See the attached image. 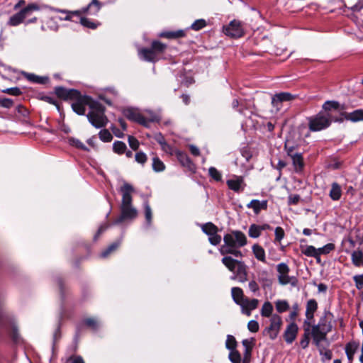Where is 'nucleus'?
Returning <instances> with one entry per match:
<instances>
[{
    "label": "nucleus",
    "mask_w": 363,
    "mask_h": 363,
    "mask_svg": "<svg viewBox=\"0 0 363 363\" xmlns=\"http://www.w3.org/2000/svg\"><path fill=\"white\" fill-rule=\"evenodd\" d=\"M289 155L291 156L293 164L296 172L301 171L303 167V157L301 154H291L289 152Z\"/></svg>",
    "instance_id": "27"
},
{
    "label": "nucleus",
    "mask_w": 363,
    "mask_h": 363,
    "mask_svg": "<svg viewBox=\"0 0 363 363\" xmlns=\"http://www.w3.org/2000/svg\"><path fill=\"white\" fill-rule=\"evenodd\" d=\"M302 252L308 257L318 258L317 248L312 245L306 246L302 249Z\"/></svg>",
    "instance_id": "40"
},
{
    "label": "nucleus",
    "mask_w": 363,
    "mask_h": 363,
    "mask_svg": "<svg viewBox=\"0 0 363 363\" xmlns=\"http://www.w3.org/2000/svg\"><path fill=\"white\" fill-rule=\"evenodd\" d=\"M308 128L311 131H320L328 128L332 121L338 120L333 117L332 113L320 111L318 114L308 118Z\"/></svg>",
    "instance_id": "4"
},
{
    "label": "nucleus",
    "mask_w": 363,
    "mask_h": 363,
    "mask_svg": "<svg viewBox=\"0 0 363 363\" xmlns=\"http://www.w3.org/2000/svg\"><path fill=\"white\" fill-rule=\"evenodd\" d=\"M24 77L30 82L38 83V84H43L45 82V79L43 77H39L34 74L31 73H24Z\"/></svg>",
    "instance_id": "41"
},
{
    "label": "nucleus",
    "mask_w": 363,
    "mask_h": 363,
    "mask_svg": "<svg viewBox=\"0 0 363 363\" xmlns=\"http://www.w3.org/2000/svg\"><path fill=\"white\" fill-rule=\"evenodd\" d=\"M121 240H117L116 242L112 243L111 245H110L107 247V249H106L105 250H104L101 252V257H106L110 253H111L112 252L116 250L119 247V245H121Z\"/></svg>",
    "instance_id": "38"
},
{
    "label": "nucleus",
    "mask_w": 363,
    "mask_h": 363,
    "mask_svg": "<svg viewBox=\"0 0 363 363\" xmlns=\"http://www.w3.org/2000/svg\"><path fill=\"white\" fill-rule=\"evenodd\" d=\"M92 7H96V9L93 13L96 14L101 9V4L98 0H92L91 2L88 5L87 9H91Z\"/></svg>",
    "instance_id": "63"
},
{
    "label": "nucleus",
    "mask_w": 363,
    "mask_h": 363,
    "mask_svg": "<svg viewBox=\"0 0 363 363\" xmlns=\"http://www.w3.org/2000/svg\"><path fill=\"white\" fill-rule=\"evenodd\" d=\"M359 348V345L354 342H349L345 347V352L350 362H352L354 355Z\"/></svg>",
    "instance_id": "26"
},
{
    "label": "nucleus",
    "mask_w": 363,
    "mask_h": 363,
    "mask_svg": "<svg viewBox=\"0 0 363 363\" xmlns=\"http://www.w3.org/2000/svg\"><path fill=\"white\" fill-rule=\"evenodd\" d=\"M223 32L231 38H240L244 35V29L241 22L233 20L223 27Z\"/></svg>",
    "instance_id": "11"
},
{
    "label": "nucleus",
    "mask_w": 363,
    "mask_h": 363,
    "mask_svg": "<svg viewBox=\"0 0 363 363\" xmlns=\"http://www.w3.org/2000/svg\"><path fill=\"white\" fill-rule=\"evenodd\" d=\"M330 315V313L325 314L324 317L320 319L318 323L315 325L321 328L323 330L328 331V333L330 332L332 330V324L331 322L328 320V316Z\"/></svg>",
    "instance_id": "29"
},
{
    "label": "nucleus",
    "mask_w": 363,
    "mask_h": 363,
    "mask_svg": "<svg viewBox=\"0 0 363 363\" xmlns=\"http://www.w3.org/2000/svg\"><path fill=\"white\" fill-rule=\"evenodd\" d=\"M345 118L352 122H358L363 121V110L357 109L350 113H346L345 114Z\"/></svg>",
    "instance_id": "25"
},
{
    "label": "nucleus",
    "mask_w": 363,
    "mask_h": 363,
    "mask_svg": "<svg viewBox=\"0 0 363 363\" xmlns=\"http://www.w3.org/2000/svg\"><path fill=\"white\" fill-rule=\"evenodd\" d=\"M133 186L125 183L120 189L122 194V201L120 206L121 216L115 221V223H120L125 220H133L138 216V211L133 206L132 193L133 192Z\"/></svg>",
    "instance_id": "1"
},
{
    "label": "nucleus",
    "mask_w": 363,
    "mask_h": 363,
    "mask_svg": "<svg viewBox=\"0 0 363 363\" xmlns=\"http://www.w3.org/2000/svg\"><path fill=\"white\" fill-rule=\"evenodd\" d=\"M208 240L211 245H217L220 242L221 237L218 233H216L213 235L209 236Z\"/></svg>",
    "instance_id": "64"
},
{
    "label": "nucleus",
    "mask_w": 363,
    "mask_h": 363,
    "mask_svg": "<svg viewBox=\"0 0 363 363\" xmlns=\"http://www.w3.org/2000/svg\"><path fill=\"white\" fill-rule=\"evenodd\" d=\"M298 331V327L294 322L287 325L284 333V338L287 344H291L295 340Z\"/></svg>",
    "instance_id": "15"
},
{
    "label": "nucleus",
    "mask_w": 363,
    "mask_h": 363,
    "mask_svg": "<svg viewBox=\"0 0 363 363\" xmlns=\"http://www.w3.org/2000/svg\"><path fill=\"white\" fill-rule=\"evenodd\" d=\"M231 295L234 302L239 306L245 299L243 291L240 287H233L231 289Z\"/></svg>",
    "instance_id": "22"
},
{
    "label": "nucleus",
    "mask_w": 363,
    "mask_h": 363,
    "mask_svg": "<svg viewBox=\"0 0 363 363\" xmlns=\"http://www.w3.org/2000/svg\"><path fill=\"white\" fill-rule=\"evenodd\" d=\"M237 346V342L235 340V338L230 335H227V340L225 342V347L227 349H228L230 351L236 350Z\"/></svg>",
    "instance_id": "48"
},
{
    "label": "nucleus",
    "mask_w": 363,
    "mask_h": 363,
    "mask_svg": "<svg viewBox=\"0 0 363 363\" xmlns=\"http://www.w3.org/2000/svg\"><path fill=\"white\" fill-rule=\"evenodd\" d=\"M38 10H40V6L37 4H29L19 12L12 15L9 18L7 24L11 26H17L23 23L26 18L30 16L33 11Z\"/></svg>",
    "instance_id": "6"
},
{
    "label": "nucleus",
    "mask_w": 363,
    "mask_h": 363,
    "mask_svg": "<svg viewBox=\"0 0 363 363\" xmlns=\"http://www.w3.org/2000/svg\"><path fill=\"white\" fill-rule=\"evenodd\" d=\"M275 241L280 242L284 237V231L282 228L277 227L274 230Z\"/></svg>",
    "instance_id": "60"
},
{
    "label": "nucleus",
    "mask_w": 363,
    "mask_h": 363,
    "mask_svg": "<svg viewBox=\"0 0 363 363\" xmlns=\"http://www.w3.org/2000/svg\"><path fill=\"white\" fill-rule=\"evenodd\" d=\"M320 354L322 356L323 360H330L332 358V352L330 350L325 349L320 345L318 347Z\"/></svg>",
    "instance_id": "50"
},
{
    "label": "nucleus",
    "mask_w": 363,
    "mask_h": 363,
    "mask_svg": "<svg viewBox=\"0 0 363 363\" xmlns=\"http://www.w3.org/2000/svg\"><path fill=\"white\" fill-rule=\"evenodd\" d=\"M126 148V145L122 141H115L113 144V152L118 155L124 153Z\"/></svg>",
    "instance_id": "35"
},
{
    "label": "nucleus",
    "mask_w": 363,
    "mask_h": 363,
    "mask_svg": "<svg viewBox=\"0 0 363 363\" xmlns=\"http://www.w3.org/2000/svg\"><path fill=\"white\" fill-rule=\"evenodd\" d=\"M57 96L65 100L72 99L79 96V91L76 89H67L61 86L55 88Z\"/></svg>",
    "instance_id": "18"
},
{
    "label": "nucleus",
    "mask_w": 363,
    "mask_h": 363,
    "mask_svg": "<svg viewBox=\"0 0 363 363\" xmlns=\"http://www.w3.org/2000/svg\"><path fill=\"white\" fill-rule=\"evenodd\" d=\"M340 104L335 101H327L323 105V112L331 113L332 111H337L340 109Z\"/></svg>",
    "instance_id": "28"
},
{
    "label": "nucleus",
    "mask_w": 363,
    "mask_h": 363,
    "mask_svg": "<svg viewBox=\"0 0 363 363\" xmlns=\"http://www.w3.org/2000/svg\"><path fill=\"white\" fill-rule=\"evenodd\" d=\"M121 240H117L116 242L112 243L111 245H110L107 247V249H106L105 250H104L101 252V257H106L110 253H111L112 252L116 250L119 247V245H121Z\"/></svg>",
    "instance_id": "39"
},
{
    "label": "nucleus",
    "mask_w": 363,
    "mask_h": 363,
    "mask_svg": "<svg viewBox=\"0 0 363 363\" xmlns=\"http://www.w3.org/2000/svg\"><path fill=\"white\" fill-rule=\"evenodd\" d=\"M128 140V144H129L130 147L133 150H137L138 149L139 142L135 137L129 135Z\"/></svg>",
    "instance_id": "59"
},
{
    "label": "nucleus",
    "mask_w": 363,
    "mask_h": 363,
    "mask_svg": "<svg viewBox=\"0 0 363 363\" xmlns=\"http://www.w3.org/2000/svg\"><path fill=\"white\" fill-rule=\"evenodd\" d=\"M69 145L74 146L79 149L89 151V149L84 145L82 142H81L79 139L74 138H69L68 139Z\"/></svg>",
    "instance_id": "46"
},
{
    "label": "nucleus",
    "mask_w": 363,
    "mask_h": 363,
    "mask_svg": "<svg viewBox=\"0 0 363 363\" xmlns=\"http://www.w3.org/2000/svg\"><path fill=\"white\" fill-rule=\"evenodd\" d=\"M276 309L279 313L286 311L289 308V305L286 301L279 300L275 303Z\"/></svg>",
    "instance_id": "43"
},
{
    "label": "nucleus",
    "mask_w": 363,
    "mask_h": 363,
    "mask_svg": "<svg viewBox=\"0 0 363 363\" xmlns=\"http://www.w3.org/2000/svg\"><path fill=\"white\" fill-rule=\"evenodd\" d=\"M121 240H117L116 242L112 243L111 245H110L107 247V249H106L105 250H104L101 252V257H106L110 253H111L112 252L116 250L119 247V245H121Z\"/></svg>",
    "instance_id": "37"
},
{
    "label": "nucleus",
    "mask_w": 363,
    "mask_h": 363,
    "mask_svg": "<svg viewBox=\"0 0 363 363\" xmlns=\"http://www.w3.org/2000/svg\"><path fill=\"white\" fill-rule=\"evenodd\" d=\"M311 326V323H310L308 320H304V323H303L304 335H303L302 340L300 341V345L303 349H305L308 346Z\"/></svg>",
    "instance_id": "21"
},
{
    "label": "nucleus",
    "mask_w": 363,
    "mask_h": 363,
    "mask_svg": "<svg viewBox=\"0 0 363 363\" xmlns=\"http://www.w3.org/2000/svg\"><path fill=\"white\" fill-rule=\"evenodd\" d=\"M262 233L259 225L256 224H252L248 230V234L250 238H257L260 236Z\"/></svg>",
    "instance_id": "34"
},
{
    "label": "nucleus",
    "mask_w": 363,
    "mask_h": 363,
    "mask_svg": "<svg viewBox=\"0 0 363 363\" xmlns=\"http://www.w3.org/2000/svg\"><path fill=\"white\" fill-rule=\"evenodd\" d=\"M208 174L211 178H213L216 182H219L221 180L222 175L221 173L215 167H211L208 169Z\"/></svg>",
    "instance_id": "49"
},
{
    "label": "nucleus",
    "mask_w": 363,
    "mask_h": 363,
    "mask_svg": "<svg viewBox=\"0 0 363 363\" xmlns=\"http://www.w3.org/2000/svg\"><path fill=\"white\" fill-rule=\"evenodd\" d=\"M248 208H252L255 214L259 213L261 210H265L267 208V201L252 200L247 205Z\"/></svg>",
    "instance_id": "19"
},
{
    "label": "nucleus",
    "mask_w": 363,
    "mask_h": 363,
    "mask_svg": "<svg viewBox=\"0 0 363 363\" xmlns=\"http://www.w3.org/2000/svg\"><path fill=\"white\" fill-rule=\"evenodd\" d=\"M99 137L103 142H110L113 139L111 133L107 129L101 130L99 133Z\"/></svg>",
    "instance_id": "45"
},
{
    "label": "nucleus",
    "mask_w": 363,
    "mask_h": 363,
    "mask_svg": "<svg viewBox=\"0 0 363 363\" xmlns=\"http://www.w3.org/2000/svg\"><path fill=\"white\" fill-rule=\"evenodd\" d=\"M334 248L335 245L332 243H328L322 247L317 248L318 257L330 253Z\"/></svg>",
    "instance_id": "44"
},
{
    "label": "nucleus",
    "mask_w": 363,
    "mask_h": 363,
    "mask_svg": "<svg viewBox=\"0 0 363 363\" xmlns=\"http://www.w3.org/2000/svg\"><path fill=\"white\" fill-rule=\"evenodd\" d=\"M259 301L256 298L249 299L245 298L242 303L240 305L241 311L247 316L251 315L252 311L256 309L258 306Z\"/></svg>",
    "instance_id": "17"
},
{
    "label": "nucleus",
    "mask_w": 363,
    "mask_h": 363,
    "mask_svg": "<svg viewBox=\"0 0 363 363\" xmlns=\"http://www.w3.org/2000/svg\"><path fill=\"white\" fill-rule=\"evenodd\" d=\"M124 115L128 119L147 127V118L138 110L132 108H127L124 111Z\"/></svg>",
    "instance_id": "12"
},
{
    "label": "nucleus",
    "mask_w": 363,
    "mask_h": 363,
    "mask_svg": "<svg viewBox=\"0 0 363 363\" xmlns=\"http://www.w3.org/2000/svg\"><path fill=\"white\" fill-rule=\"evenodd\" d=\"M229 359L232 363H240L241 362V355L240 352L236 350H230L229 353Z\"/></svg>",
    "instance_id": "47"
},
{
    "label": "nucleus",
    "mask_w": 363,
    "mask_h": 363,
    "mask_svg": "<svg viewBox=\"0 0 363 363\" xmlns=\"http://www.w3.org/2000/svg\"><path fill=\"white\" fill-rule=\"evenodd\" d=\"M80 23L82 26L87 27L89 28L95 29L97 28V24L91 21L89 19L86 18H81Z\"/></svg>",
    "instance_id": "55"
},
{
    "label": "nucleus",
    "mask_w": 363,
    "mask_h": 363,
    "mask_svg": "<svg viewBox=\"0 0 363 363\" xmlns=\"http://www.w3.org/2000/svg\"><path fill=\"white\" fill-rule=\"evenodd\" d=\"M152 169L155 172H163L165 169V165L160 158L155 157L152 159Z\"/></svg>",
    "instance_id": "33"
},
{
    "label": "nucleus",
    "mask_w": 363,
    "mask_h": 363,
    "mask_svg": "<svg viewBox=\"0 0 363 363\" xmlns=\"http://www.w3.org/2000/svg\"><path fill=\"white\" fill-rule=\"evenodd\" d=\"M89 108L90 111L86 115L89 123L96 128L105 127L108 121L105 115V107L95 101L89 104Z\"/></svg>",
    "instance_id": "3"
},
{
    "label": "nucleus",
    "mask_w": 363,
    "mask_h": 363,
    "mask_svg": "<svg viewBox=\"0 0 363 363\" xmlns=\"http://www.w3.org/2000/svg\"><path fill=\"white\" fill-rule=\"evenodd\" d=\"M247 328L252 333L257 332L259 330L258 322L254 320L249 321L247 324Z\"/></svg>",
    "instance_id": "62"
},
{
    "label": "nucleus",
    "mask_w": 363,
    "mask_h": 363,
    "mask_svg": "<svg viewBox=\"0 0 363 363\" xmlns=\"http://www.w3.org/2000/svg\"><path fill=\"white\" fill-rule=\"evenodd\" d=\"M310 333H311L315 345L318 347H320L321 341L326 340V335L328 332L323 330L321 328L314 325L312 326L311 332L310 331Z\"/></svg>",
    "instance_id": "16"
},
{
    "label": "nucleus",
    "mask_w": 363,
    "mask_h": 363,
    "mask_svg": "<svg viewBox=\"0 0 363 363\" xmlns=\"http://www.w3.org/2000/svg\"><path fill=\"white\" fill-rule=\"evenodd\" d=\"M206 26V22L204 19H198L195 21L191 26V29L194 30H199Z\"/></svg>",
    "instance_id": "51"
},
{
    "label": "nucleus",
    "mask_w": 363,
    "mask_h": 363,
    "mask_svg": "<svg viewBox=\"0 0 363 363\" xmlns=\"http://www.w3.org/2000/svg\"><path fill=\"white\" fill-rule=\"evenodd\" d=\"M252 250L257 260L264 263L266 262L265 251L261 245L259 244H254L252 247Z\"/></svg>",
    "instance_id": "23"
},
{
    "label": "nucleus",
    "mask_w": 363,
    "mask_h": 363,
    "mask_svg": "<svg viewBox=\"0 0 363 363\" xmlns=\"http://www.w3.org/2000/svg\"><path fill=\"white\" fill-rule=\"evenodd\" d=\"M72 100H75L74 102L72 104V110L78 115L83 116L85 114L86 111V106H89L92 102H94L91 100V99L88 96H82L80 92L79 91V96L76 98L72 99Z\"/></svg>",
    "instance_id": "9"
},
{
    "label": "nucleus",
    "mask_w": 363,
    "mask_h": 363,
    "mask_svg": "<svg viewBox=\"0 0 363 363\" xmlns=\"http://www.w3.org/2000/svg\"><path fill=\"white\" fill-rule=\"evenodd\" d=\"M223 241L229 245H234L236 248L244 247L247 243L246 235L240 230H234L226 234Z\"/></svg>",
    "instance_id": "8"
},
{
    "label": "nucleus",
    "mask_w": 363,
    "mask_h": 363,
    "mask_svg": "<svg viewBox=\"0 0 363 363\" xmlns=\"http://www.w3.org/2000/svg\"><path fill=\"white\" fill-rule=\"evenodd\" d=\"M167 45L160 41L152 43L150 48H141L138 50L140 57L147 62H155L160 59V55L163 54Z\"/></svg>",
    "instance_id": "5"
},
{
    "label": "nucleus",
    "mask_w": 363,
    "mask_h": 363,
    "mask_svg": "<svg viewBox=\"0 0 363 363\" xmlns=\"http://www.w3.org/2000/svg\"><path fill=\"white\" fill-rule=\"evenodd\" d=\"M273 311L272 304L267 301L265 302L261 309V315L264 317H269L272 315V313Z\"/></svg>",
    "instance_id": "36"
},
{
    "label": "nucleus",
    "mask_w": 363,
    "mask_h": 363,
    "mask_svg": "<svg viewBox=\"0 0 363 363\" xmlns=\"http://www.w3.org/2000/svg\"><path fill=\"white\" fill-rule=\"evenodd\" d=\"M352 263L357 266L360 267L363 265V253L360 250L354 251L352 253Z\"/></svg>",
    "instance_id": "30"
},
{
    "label": "nucleus",
    "mask_w": 363,
    "mask_h": 363,
    "mask_svg": "<svg viewBox=\"0 0 363 363\" xmlns=\"http://www.w3.org/2000/svg\"><path fill=\"white\" fill-rule=\"evenodd\" d=\"M329 196L333 201H339L340 199L342 188L337 182H333L331 184Z\"/></svg>",
    "instance_id": "24"
},
{
    "label": "nucleus",
    "mask_w": 363,
    "mask_h": 363,
    "mask_svg": "<svg viewBox=\"0 0 363 363\" xmlns=\"http://www.w3.org/2000/svg\"><path fill=\"white\" fill-rule=\"evenodd\" d=\"M355 286L357 289L361 290L363 289V274L355 275L353 277Z\"/></svg>",
    "instance_id": "58"
},
{
    "label": "nucleus",
    "mask_w": 363,
    "mask_h": 363,
    "mask_svg": "<svg viewBox=\"0 0 363 363\" xmlns=\"http://www.w3.org/2000/svg\"><path fill=\"white\" fill-rule=\"evenodd\" d=\"M54 11L55 12H58V13H61L65 14V16H60L59 17V19L65 20V21H69V20H71L72 16L73 15H77V16L80 15V11H75L69 12V11H65V10L57 9H54Z\"/></svg>",
    "instance_id": "32"
},
{
    "label": "nucleus",
    "mask_w": 363,
    "mask_h": 363,
    "mask_svg": "<svg viewBox=\"0 0 363 363\" xmlns=\"http://www.w3.org/2000/svg\"><path fill=\"white\" fill-rule=\"evenodd\" d=\"M135 161L141 164H144L147 160V157L143 152H137L135 154Z\"/></svg>",
    "instance_id": "56"
},
{
    "label": "nucleus",
    "mask_w": 363,
    "mask_h": 363,
    "mask_svg": "<svg viewBox=\"0 0 363 363\" xmlns=\"http://www.w3.org/2000/svg\"><path fill=\"white\" fill-rule=\"evenodd\" d=\"M2 91L12 96H19L22 93L18 87L5 89Z\"/></svg>",
    "instance_id": "57"
},
{
    "label": "nucleus",
    "mask_w": 363,
    "mask_h": 363,
    "mask_svg": "<svg viewBox=\"0 0 363 363\" xmlns=\"http://www.w3.org/2000/svg\"><path fill=\"white\" fill-rule=\"evenodd\" d=\"M177 157H178V160H179V162L184 166H189L191 163L190 159L185 153L179 152L177 153Z\"/></svg>",
    "instance_id": "53"
},
{
    "label": "nucleus",
    "mask_w": 363,
    "mask_h": 363,
    "mask_svg": "<svg viewBox=\"0 0 363 363\" xmlns=\"http://www.w3.org/2000/svg\"><path fill=\"white\" fill-rule=\"evenodd\" d=\"M277 270L278 272V281L281 285L291 284L292 286L297 285L298 279L295 277H290L289 275L290 269L286 263L281 262L277 264Z\"/></svg>",
    "instance_id": "7"
},
{
    "label": "nucleus",
    "mask_w": 363,
    "mask_h": 363,
    "mask_svg": "<svg viewBox=\"0 0 363 363\" xmlns=\"http://www.w3.org/2000/svg\"><path fill=\"white\" fill-rule=\"evenodd\" d=\"M281 325V318L279 315L274 314L271 317L269 326L264 332L266 333L271 340H275L279 335Z\"/></svg>",
    "instance_id": "10"
},
{
    "label": "nucleus",
    "mask_w": 363,
    "mask_h": 363,
    "mask_svg": "<svg viewBox=\"0 0 363 363\" xmlns=\"http://www.w3.org/2000/svg\"><path fill=\"white\" fill-rule=\"evenodd\" d=\"M226 184L230 190L239 193L244 190L245 184L242 176L233 175V177L227 180Z\"/></svg>",
    "instance_id": "13"
},
{
    "label": "nucleus",
    "mask_w": 363,
    "mask_h": 363,
    "mask_svg": "<svg viewBox=\"0 0 363 363\" xmlns=\"http://www.w3.org/2000/svg\"><path fill=\"white\" fill-rule=\"evenodd\" d=\"M145 117L147 120V127L149 126L150 122H155L159 121V117L157 115L154 113L152 111H145Z\"/></svg>",
    "instance_id": "54"
},
{
    "label": "nucleus",
    "mask_w": 363,
    "mask_h": 363,
    "mask_svg": "<svg viewBox=\"0 0 363 363\" xmlns=\"http://www.w3.org/2000/svg\"><path fill=\"white\" fill-rule=\"evenodd\" d=\"M234 248H236L234 245H229L224 242V244L219 249V251L223 255L228 254L232 255Z\"/></svg>",
    "instance_id": "52"
},
{
    "label": "nucleus",
    "mask_w": 363,
    "mask_h": 363,
    "mask_svg": "<svg viewBox=\"0 0 363 363\" xmlns=\"http://www.w3.org/2000/svg\"><path fill=\"white\" fill-rule=\"evenodd\" d=\"M144 208H145V220H146L147 225H150L152 223V212L151 207L149 205L147 201H145L144 203Z\"/></svg>",
    "instance_id": "42"
},
{
    "label": "nucleus",
    "mask_w": 363,
    "mask_h": 363,
    "mask_svg": "<svg viewBox=\"0 0 363 363\" xmlns=\"http://www.w3.org/2000/svg\"><path fill=\"white\" fill-rule=\"evenodd\" d=\"M318 308V303L315 299H310L308 301L306 304V320L309 321L310 323L313 318V315L315 311Z\"/></svg>",
    "instance_id": "20"
},
{
    "label": "nucleus",
    "mask_w": 363,
    "mask_h": 363,
    "mask_svg": "<svg viewBox=\"0 0 363 363\" xmlns=\"http://www.w3.org/2000/svg\"><path fill=\"white\" fill-rule=\"evenodd\" d=\"M222 263L234 274L233 279H238L241 283L247 280V266L244 262L226 256L222 259Z\"/></svg>",
    "instance_id": "2"
},
{
    "label": "nucleus",
    "mask_w": 363,
    "mask_h": 363,
    "mask_svg": "<svg viewBox=\"0 0 363 363\" xmlns=\"http://www.w3.org/2000/svg\"><path fill=\"white\" fill-rule=\"evenodd\" d=\"M296 96L291 94L289 92H281L275 94L272 99V104L277 110L281 107V104L284 101H291L296 99Z\"/></svg>",
    "instance_id": "14"
},
{
    "label": "nucleus",
    "mask_w": 363,
    "mask_h": 363,
    "mask_svg": "<svg viewBox=\"0 0 363 363\" xmlns=\"http://www.w3.org/2000/svg\"><path fill=\"white\" fill-rule=\"evenodd\" d=\"M202 230L209 237L218 233V228L212 223H208L202 226Z\"/></svg>",
    "instance_id": "31"
},
{
    "label": "nucleus",
    "mask_w": 363,
    "mask_h": 363,
    "mask_svg": "<svg viewBox=\"0 0 363 363\" xmlns=\"http://www.w3.org/2000/svg\"><path fill=\"white\" fill-rule=\"evenodd\" d=\"M13 105V101L11 99L0 98V106L9 108Z\"/></svg>",
    "instance_id": "61"
}]
</instances>
